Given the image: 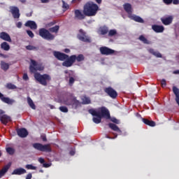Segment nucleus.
<instances>
[{"label":"nucleus","instance_id":"1","mask_svg":"<svg viewBox=\"0 0 179 179\" xmlns=\"http://www.w3.org/2000/svg\"><path fill=\"white\" fill-rule=\"evenodd\" d=\"M29 71L31 73H34V79L42 86H47L48 82H51V76L47 73L42 75L40 73H36L37 71H44V67L43 64L37 63L35 60L31 59Z\"/></svg>","mask_w":179,"mask_h":179},{"label":"nucleus","instance_id":"2","mask_svg":"<svg viewBox=\"0 0 179 179\" xmlns=\"http://www.w3.org/2000/svg\"><path fill=\"white\" fill-rule=\"evenodd\" d=\"M88 113L92 114L93 117L92 121L94 124H100L101 122V118H110V111L106 107H101L100 111H96L94 108H91L88 110Z\"/></svg>","mask_w":179,"mask_h":179},{"label":"nucleus","instance_id":"3","mask_svg":"<svg viewBox=\"0 0 179 179\" xmlns=\"http://www.w3.org/2000/svg\"><path fill=\"white\" fill-rule=\"evenodd\" d=\"M99 10V6L96 3L93 1H88L84 5L83 12L85 16L92 17L96 16Z\"/></svg>","mask_w":179,"mask_h":179},{"label":"nucleus","instance_id":"4","mask_svg":"<svg viewBox=\"0 0 179 179\" xmlns=\"http://www.w3.org/2000/svg\"><path fill=\"white\" fill-rule=\"evenodd\" d=\"M82 62V61H85V56L83 55L80 54L78 56L76 55H73L69 57V58L64 61L62 63V66H66V68H70V66H72L75 62Z\"/></svg>","mask_w":179,"mask_h":179},{"label":"nucleus","instance_id":"5","mask_svg":"<svg viewBox=\"0 0 179 179\" xmlns=\"http://www.w3.org/2000/svg\"><path fill=\"white\" fill-rule=\"evenodd\" d=\"M32 146L35 150H38L39 152H45V153H51L52 149L51 148V144H44L40 143H34Z\"/></svg>","mask_w":179,"mask_h":179},{"label":"nucleus","instance_id":"6","mask_svg":"<svg viewBox=\"0 0 179 179\" xmlns=\"http://www.w3.org/2000/svg\"><path fill=\"white\" fill-rule=\"evenodd\" d=\"M39 36L42 37V38L48 41H52L55 38V36L50 33V31L45 28L39 29Z\"/></svg>","mask_w":179,"mask_h":179},{"label":"nucleus","instance_id":"7","mask_svg":"<svg viewBox=\"0 0 179 179\" xmlns=\"http://www.w3.org/2000/svg\"><path fill=\"white\" fill-rule=\"evenodd\" d=\"M78 39L84 43H90V37L86 34V32L83 29H80L77 35Z\"/></svg>","mask_w":179,"mask_h":179},{"label":"nucleus","instance_id":"8","mask_svg":"<svg viewBox=\"0 0 179 179\" xmlns=\"http://www.w3.org/2000/svg\"><path fill=\"white\" fill-rule=\"evenodd\" d=\"M103 91L111 99H115L116 97H118V93L117 91H115V90H114V88L111 87L104 88Z\"/></svg>","mask_w":179,"mask_h":179},{"label":"nucleus","instance_id":"9","mask_svg":"<svg viewBox=\"0 0 179 179\" xmlns=\"http://www.w3.org/2000/svg\"><path fill=\"white\" fill-rule=\"evenodd\" d=\"M53 55L59 61H64L65 62V61H67L68 59H69V55H68L65 53H62V52H59V51H54L53 52Z\"/></svg>","mask_w":179,"mask_h":179},{"label":"nucleus","instance_id":"10","mask_svg":"<svg viewBox=\"0 0 179 179\" xmlns=\"http://www.w3.org/2000/svg\"><path fill=\"white\" fill-rule=\"evenodd\" d=\"M10 12L14 19H19L20 17V10L16 6H10Z\"/></svg>","mask_w":179,"mask_h":179},{"label":"nucleus","instance_id":"11","mask_svg":"<svg viewBox=\"0 0 179 179\" xmlns=\"http://www.w3.org/2000/svg\"><path fill=\"white\" fill-rule=\"evenodd\" d=\"M99 50L102 55H113V54H115V50L110 49L106 46L101 47Z\"/></svg>","mask_w":179,"mask_h":179},{"label":"nucleus","instance_id":"12","mask_svg":"<svg viewBox=\"0 0 179 179\" xmlns=\"http://www.w3.org/2000/svg\"><path fill=\"white\" fill-rule=\"evenodd\" d=\"M174 20V16L169 15L168 17H164L161 18V22L164 24V26H169L173 23Z\"/></svg>","mask_w":179,"mask_h":179},{"label":"nucleus","instance_id":"13","mask_svg":"<svg viewBox=\"0 0 179 179\" xmlns=\"http://www.w3.org/2000/svg\"><path fill=\"white\" fill-rule=\"evenodd\" d=\"M17 134L20 138H26L29 135V131L25 128L17 129Z\"/></svg>","mask_w":179,"mask_h":179},{"label":"nucleus","instance_id":"14","mask_svg":"<svg viewBox=\"0 0 179 179\" xmlns=\"http://www.w3.org/2000/svg\"><path fill=\"white\" fill-rule=\"evenodd\" d=\"M0 100H1V101H3V103H6V104H13V103H15V100L13 99H10L9 97H5V96H3V94L0 92Z\"/></svg>","mask_w":179,"mask_h":179},{"label":"nucleus","instance_id":"15","mask_svg":"<svg viewBox=\"0 0 179 179\" xmlns=\"http://www.w3.org/2000/svg\"><path fill=\"white\" fill-rule=\"evenodd\" d=\"M0 38L1 40H3L4 41H8V43H12V38H10V36L9 34L6 32H1L0 33Z\"/></svg>","mask_w":179,"mask_h":179},{"label":"nucleus","instance_id":"16","mask_svg":"<svg viewBox=\"0 0 179 179\" xmlns=\"http://www.w3.org/2000/svg\"><path fill=\"white\" fill-rule=\"evenodd\" d=\"M10 166H12V164L9 162L7 165L4 166L2 169L0 171V178H2L6 173H8V170L10 169Z\"/></svg>","mask_w":179,"mask_h":179},{"label":"nucleus","instance_id":"17","mask_svg":"<svg viewBox=\"0 0 179 179\" xmlns=\"http://www.w3.org/2000/svg\"><path fill=\"white\" fill-rule=\"evenodd\" d=\"M24 26L26 27H29L31 30H36L37 29V24L36 22L31 20L27 21Z\"/></svg>","mask_w":179,"mask_h":179},{"label":"nucleus","instance_id":"18","mask_svg":"<svg viewBox=\"0 0 179 179\" xmlns=\"http://www.w3.org/2000/svg\"><path fill=\"white\" fill-rule=\"evenodd\" d=\"M108 127L112 131H114L115 132H117L119 135H121L122 134V131L117 126V124H113V123H109Z\"/></svg>","mask_w":179,"mask_h":179},{"label":"nucleus","instance_id":"19","mask_svg":"<svg viewBox=\"0 0 179 179\" xmlns=\"http://www.w3.org/2000/svg\"><path fill=\"white\" fill-rule=\"evenodd\" d=\"M27 173V171L26 169L23 168H17L13 171L12 174L15 176H22V174H26Z\"/></svg>","mask_w":179,"mask_h":179},{"label":"nucleus","instance_id":"20","mask_svg":"<svg viewBox=\"0 0 179 179\" xmlns=\"http://www.w3.org/2000/svg\"><path fill=\"white\" fill-rule=\"evenodd\" d=\"M129 17L131 20H134V22H136L137 23H145V20H143V18L141 17L138 15H129Z\"/></svg>","mask_w":179,"mask_h":179},{"label":"nucleus","instance_id":"21","mask_svg":"<svg viewBox=\"0 0 179 179\" xmlns=\"http://www.w3.org/2000/svg\"><path fill=\"white\" fill-rule=\"evenodd\" d=\"M0 121L1 124H3V125H6L8 122H10L11 120L8 115L3 114L1 117H0Z\"/></svg>","mask_w":179,"mask_h":179},{"label":"nucleus","instance_id":"22","mask_svg":"<svg viewBox=\"0 0 179 179\" xmlns=\"http://www.w3.org/2000/svg\"><path fill=\"white\" fill-rule=\"evenodd\" d=\"M152 29L155 33H163L164 31V27L162 25H152Z\"/></svg>","mask_w":179,"mask_h":179},{"label":"nucleus","instance_id":"23","mask_svg":"<svg viewBox=\"0 0 179 179\" xmlns=\"http://www.w3.org/2000/svg\"><path fill=\"white\" fill-rule=\"evenodd\" d=\"M143 122L145 124V125H148V127H156V122L153 120H149L146 118H141Z\"/></svg>","mask_w":179,"mask_h":179},{"label":"nucleus","instance_id":"24","mask_svg":"<svg viewBox=\"0 0 179 179\" xmlns=\"http://www.w3.org/2000/svg\"><path fill=\"white\" fill-rule=\"evenodd\" d=\"M123 8L125 10V12H127V13H128V15H131V13H132V5H131V3H126L123 5Z\"/></svg>","mask_w":179,"mask_h":179},{"label":"nucleus","instance_id":"25","mask_svg":"<svg viewBox=\"0 0 179 179\" xmlns=\"http://www.w3.org/2000/svg\"><path fill=\"white\" fill-rule=\"evenodd\" d=\"M75 17L78 19L79 20H83L85 19V16L84 13H82L79 10H76L75 12Z\"/></svg>","mask_w":179,"mask_h":179},{"label":"nucleus","instance_id":"26","mask_svg":"<svg viewBox=\"0 0 179 179\" xmlns=\"http://www.w3.org/2000/svg\"><path fill=\"white\" fill-rule=\"evenodd\" d=\"M73 99H75V96L72 95H69L67 99H64V104H66V106H72V103L73 102Z\"/></svg>","mask_w":179,"mask_h":179},{"label":"nucleus","instance_id":"27","mask_svg":"<svg viewBox=\"0 0 179 179\" xmlns=\"http://www.w3.org/2000/svg\"><path fill=\"white\" fill-rule=\"evenodd\" d=\"M173 92L176 96V101L177 104L179 106V89L177 87H173Z\"/></svg>","mask_w":179,"mask_h":179},{"label":"nucleus","instance_id":"28","mask_svg":"<svg viewBox=\"0 0 179 179\" xmlns=\"http://www.w3.org/2000/svg\"><path fill=\"white\" fill-rule=\"evenodd\" d=\"M38 162L41 163V164H43V167H45V169H48V167L51 166V164L45 163V160L43 157H39Z\"/></svg>","mask_w":179,"mask_h":179},{"label":"nucleus","instance_id":"29","mask_svg":"<svg viewBox=\"0 0 179 179\" xmlns=\"http://www.w3.org/2000/svg\"><path fill=\"white\" fill-rule=\"evenodd\" d=\"M148 52L157 58H162L163 57L159 52L155 51L154 49L150 48L148 50Z\"/></svg>","mask_w":179,"mask_h":179},{"label":"nucleus","instance_id":"30","mask_svg":"<svg viewBox=\"0 0 179 179\" xmlns=\"http://www.w3.org/2000/svg\"><path fill=\"white\" fill-rule=\"evenodd\" d=\"M0 47L3 51H9V50H10V45L7 42L1 43Z\"/></svg>","mask_w":179,"mask_h":179},{"label":"nucleus","instance_id":"31","mask_svg":"<svg viewBox=\"0 0 179 179\" xmlns=\"http://www.w3.org/2000/svg\"><path fill=\"white\" fill-rule=\"evenodd\" d=\"M1 69L4 71V72H6V71H8V69H9V64L1 61Z\"/></svg>","mask_w":179,"mask_h":179},{"label":"nucleus","instance_id":"32","mask_svg":"<svg viewBox=\"0 0 179 179\" xmlns=\"http://www.w3.org/2000/svg\"><path fill=\"white\" fill-rule=\"evenodd\" d=\"M71 106L73 108H77L78 107H80V101L76 99V97L73 98V103Z\"/></svg>","mask_w":179,"mask_h":179},{"label":"nucleus","instance_id":"33","mask_svg":"<svg viewBox=\"0 0 179 179\" xmlns=\"http://www.w3.org/2000/svg\"><path fill=\"white\" fill-rule=\"evenodd\" d=\"M138 40H140V41H142L143 44H150V41H149L148 38H146V37H145V36L143 35H141L138 37Z\"/></svg>","mask_w":179,"mask_h":179},{"label":"nucleus","instance_id":"34","mask_svg":"<svg viewBox=\"0 0 179 179\" xmlns=\"http://www.w3.org/2000/svg\"><path fill=\"white\" fill-rule=\"evenodd\" d=\"M83 101V104H90L92 103V101L90 100V98L83 96L81 99Z\"/></svg>","mask_w":179,"mask_h":179},{"label":"nucleus","instance_id":"35","mask_svg":"<svg viewBox=\"0 0 179 179\" xmlns=\"http://www.w3.org/2000/svg\"><path fill=\"white\" fill-rule=\"evenodd\" d=\"M6 89H8V90H15V89H17V87H16V85H15L14 84H13L12 83H8L6 85Z\"/></svg>","mask_w":179,"mask_h":179},{"label":"nucleus","instance_id":"36","mask_svg":"<svg viewBox=\"0 0 179 179\" xmlns=\"http://www.w3.org/2000/svg\"><path fill=\"white\" fill-rule=\"evenodd\" d=\"M27 103L29 106L31 107V108H32V110H36V105L34 104V102H33V100L31 99V98L30 97L27 98Z\"/></svg>","mask_w":179,"mask_h":179},{"label":"nucleus","instance_id":"37","mask_svg":"<svg viewBox=\"0 0 179 179\" xmlns=\"http://www.w3.org/2000/svg\"><path fill=\"white\" fill-rule=\"evenodd\" d=\"M6 152H7L8 155H10V156H13V155H15V149H14L13 148H12V147H8V148H6Z\"/></svg>","mask_w":179,"mask_h":179},{"label":"nucleus","instance_id":"38","mask_svg":"<svg viewBox=\"0 0 179 179\" xmlns=\"http://www.w3.org/2000/svg\"><path fill=\"white\" fill-rule=\"evenodd\" d=\"M50 31V33H57L58 31H59V27L58 25H56L53 27H51L49 29V32Z\"/></svg>","mask_w":179,"mask_h":179},{"label":"nucleus","instance_id":"39","mask_svg":"<svg viewBox=\"0 0 179 179\" xmlns=\"http://www.w3.org/2000/svg\"><path fill=\"white\" fill-rule=\"evenodd\" d=\"M107 33H108V27H103L101 28V34H102V36L107 34Z\"/></svg>","mask_w":179,"mask_h":179},{"label":"nucleus","instance_id":"40","mask_svg":"<svg viewBox=\"0 0 179 179\" xmlns=\"http://www.w3.org/2000/svg\"><path fill=\"white\" fill-rule=\"evenodd\" d=\"M25 169H27V170H37V166H34L33 164H27Z\"/></svg>","mask_w":179,"mask_h":179},{"label":"nucleus","instance_id":"41","mask_svg":"<svg viewBox=\"0 0 179 179\" xmlns=\"http://www.w3.org/2000/svg\"><path fill=\"white\" fill-rule=\"evenodd\" d=\"M26 50H28L29 51H31L33 50H38V48L36 46H33L31 45H29L26 46Z\"/></svg>","mask_w":179,"mask_h":179},{"label":"nucleus","instance_id":"42","mask_svg":"<svg viewBox=\"0 0 179 179\" xmlns=\"http://www.w3.org/2000/svg\"><path fill=\"white\" fill-rule=\"evenodd\" d=\"M108 120H110V121L112 122H113V124H120V120L115 118V117H111V116H110V118Z\"/></svg>","mask_w":179,"mask_h":179},{"label":"nucleus","instance_id":"43","mask_svg":"<svg viewBox=\"0 0 179 179\" xmlns=\"http://www.w3.org/2000/svg\"><path fill=\"white\" fill-rule=\"evenodd\" d=\"M117 34V30L115 29H111L108 32L109 37H113V36H115Z\"/></svg>","mask_w":179,"mask_h":179},{"label":"nucleus","instance_id":"44","mask_svg":"<svg viewBox=\"0 0 179 179\" xmlns=\"http://www.w3.org/2000/svg\"><path fill=\"white\" fill-rule=\"evenodd\" d=\"M74 83H75V78L73 77H70L69 80V86H73Z\"/></svg>","mask_w":179,"mask_h":179},{"label":"nucleus","instance_id":"45","mask_svg":"<svg viewBox=\"0 0 179 179\" xmlns=\"http://www.w3.org/2000/svg\"><path fill=\"white\" fill-rule=\"evenodd\" d=\"M59 109L62 111V113H68V108L66 106H60Z\"/></svg>","mask_w":179,"mask_h":179},{"label":"nucleus","instance_id":"46","mask_svg":"<svg viewBox=\"0 0 179 179\" xmlns=\"http://www.w3.org/2000/svg\"><path fill=\"white\" fill-rule=\"evenodd\" d=\"M62 8L63 9H66L68 10L69 9V5H68V3H66L65 1H62Z\"/></svg>","mask_w":179,"mask_h":179},{"label":"nucleus","instance_id":"47","mask_svg":"<svg viewBox=\"0 0 179 179\" xmlns=\"http://www.w3.org/2000/svg\"><path fill=\"white\" fill-rule=\"evenodd\" d=\"M161 86L162 87H166V86H167V82L166 81V79H162L161 80Z\"/></svg>","mask_w":179,"mask_h":179},{"label":"nucleus","instance_id":"48","mask_svg":"<svg viewBox=\"0 0 179 179\" xmlns=\"http://www.w3.org/2000/svg\"><path fill=\"white\" fill-rule=\"evenodd\" d=\"M27 34L29 37H31V38H33L34 37V34L30 30H27Z\"/></svg>","mask_w":179,"mask_h":179},{"label":"nucleus","instance_id":"49","mask_svg":"<svg viewBox=\"0 0 179 179\" xmlns=\"http://www.w3.org/2000/svg\"><path fill=\"white\" fill-rule=\"evenodd\" d=\"M163 2L166 3V5H170L173 3V0H163Z\"/></svg>","mask_w":179,"mask_h":179},{"label":"nucleus","instance_id":"50","mask_svg":"<svg viewBox=\"0 0 179 179\" xmlns=\"http://www.w3.org/2000/svg\"><path fill=\"white\" fill-rule=\"evenodd\" d=\"M22 79L24 80H29V76H27V73H24V75H23V76H22Z\"/></svg>","mask_w":179,"mask_h":179},{"label":"nucleus","instance_id":"51","mask_svg":"<svg viewBox=\"0 0 179 179\" xmlns=\"http://www.w3.org/2000/svg\"><path fill=\"white\" fill-rule=\"evenodd\" d=\"M22 22H18L17 24H16V27H17L18 29H22Z\"/></svg>","mask_w":179,"mask_h":179},{"label":"nucleus","instance_id":"52","mask_svg":"<svg viewBox=\"0 0 179 179\" xmlns=\"http://www.w3.org/2000/svg\"><path fill=\"white\" fill-rule=\"evenodd\" d=\"M0 57L1 58H9V55H5V54H3V53H0Z\"/></svg>","mask_w":179,"mask_h":179},{"label":"nucleus","instance_id":"53","mask_svg":"<svg viewBox=\"0 0 179 179\" xmlns=\"http://www.w3.org/2000/svg\"><path fill=\"white\" fill-rule=\"evenodd\" d=\"M33 177V175H31V173H29L27 175L25 179H31Z\"/></svg>","mask_w":179,"mask_h":179},{"label":"nucleus","instance_id":"54","mask_svg":"<svg viewBox=\"0 0 179 179\" xmlns=\"http://www.w3.org/2000/svg\"><path fill=\"white\" fill-rule=\"evenodd\" d=\"M118 136L117 134H115V138H117ZM105 138H107L108 139H114V138H111L108 135L106 134L105 135Z\"/></svg>","mask_w":179,"mask_h":179},{"label":"nucleus","instance_id":"55","mask_svg":"<svg viewBox=\"0 0 179 179\" xmlns=\"http://www.w3.org/2000/svg\"><path fill=\"white\" fill-rule=\"evenodd\" d=\"M173 5H179V0H172Z\"/></svg>","mask_w":179,"mask_h":179},{"label":"nucleus","instance_id":"56","mask_svg":"<svg viewBox=\"0 0 179 179\" xmlns=\"http://www.w3.org/2000/svg\"><path fill=\"white\" fill-rule=\"evenodd\" d=\"M41 139L43 142H47V137L45 136H41Z\"/></svg>","mask_w":179,"mask_h":179},{"label":"nucleus","instance_id":"57","mask_svg":"<svg viewBox=\"0 0 179 179\" xmlns=\"http://www.w3.org/2000/svg\"><path fill=\"white\" fill-rule=\"evenodd\" d=\"M41 2L42 3H48L50 2V0H41Z\"/></svg>","mask_w":179,"mask_h":179},{"label":"nucleus","instance_id":"58","mask_svg":"<svg viewBox=\"0 0 179 179\" xmlns=\"http://www.w3.org/2000/svg\"><path fill=\"white\" fill-rule=\"evenodd\" d=\"M5 114V111L2 109H0V117Z\"/></svg>","mask_w":179,"mask_h":179},{"label":"nucleus","instance_id":"59","mask_svg":"<svg viewBox=\"0 0 179 179\" xmlns=\"http://www.w3.org/2000/svg\"><path fill=\"white\" fill-rule=\"evenodd\" d=\"M64 52H66V54H69V52H71V50L66 48L64 49Z\"/></svg>","mask_w":179,"mask_h":179},{"label":"nucleus","instance_id":"60","mask_svg":"<svg viewBox=\"0 0 179 179\" xmlns=\"http://www.w3.org/2000/svg\"><path fill=\"white\" fill-rule=\"evenodd\" d=\"M173 73L174 75H179V70L173 71Z\"/></svg>","mask_w":179,"mask_h":179},{"label":"nucleus","instance_id":"61","mask_svg":"<svg viewBox=\"0 0 179 179\" xmlns=\"http://www.w3.org/2000/svg\"><path fill=\"white\" fill-rule=\"evenodd\" d=\"M103 0H95V1L96 2V3H99V5H100V3H101Z\"/></svg>","mask_w":179,"mask_h":179},{"label":"nucleus","instance_id":"62","mask_svg":"<svg viewBox=\"0 0 179 179\" xmlns=\"http://www.w3.org/2000/svg\"><path fill=\"white\" fill-rule=\"evenodd\" d=\"M54 24H55V22H52L48 24V26H54Z\"/></svg>","mask_w":179,"mask_h":179},{"label":"nucleus","instance_id":"63","mask_svg":"<svg viewBox=\"0 0 179 179\" xmlns=\"http://www.w3.org/2000/svg\"><path fill=\"white\" fill-rule=\"evenodd\" d=\"M22 3H26V0H19Z\"/></svg>","mask_w":179,"mask_h":179},{"label":"nucleus","instance_id":"64","mask_svg":"<svg viewBox=\"0 0 179 179\" xmlns=\"http://www.w3.org/2000/svg\"><path fill=\"white\" fill-rule=\"evenodd\" d=\"M50 108H51V110H54V108H55V106L50 105Z\"/></svg>","mask_w":179,"mask_h":179}]
</instances>
